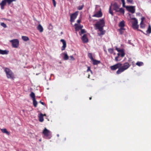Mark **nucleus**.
Segmentation results:
<instances>
[{"instance_id": "nucleus-1", "label": "nucleus", "mask_w": 151, "mask_h": 151, "mask_svg": "<svg viewBox=\"0 0 151 151\" xmlns=\"http://www.w3.org/2000/svg\"><path fill=\"white\" fill-rule=\"evenodd\" d=\"M105 25L104 20L103 19H101L99 22H96L95 26L96 29H98L100 32V33H98L99 36H101L104 34L105 31L103 30V27Z\"/></svg>"}, {"instance_id": "nucleus-2", "label": "nucleus", "mask_w": 151, "mask_h": 151, "mask_svg": "<svg viewBox=\"0 0 151 151\" xmlns=\"http://www.w3.org/2000/svg\"><path fill=\"white\" fill-rule=\"evenodd\" d=\"M130 66V65L128 62L125 63L116 71V74H121L122 73L128 69Z\"/></svg>"}, {"instance_id": "nucleus-3", "label": "nucleus", "mask_w": 151, "mask_h": 151, "mask_svg": "<svg viewBox=\"0 0 151 151\" xmlns=\"http://www.w3.org/2000/svg\"><path fill=\"white\" fill-rule=\"evenodd\" d=\"M111 8L113 10L115 11L116 12L118 11V9L119 8V6L116 3H114V4H111L110 6L109 7V12L110 14L112 15H113V13L111 10Z\"/></svg>"}, {"instance_id": "nucleus-4", "label": "nucleus", "mask_w": 151, "mask_h": 151, "mask_svg": "<svg viewBox=\"0 0 151 151\" xmlns=\"http://www.w3.org/2000/svg\"><path fill=\"white\" fill-rule=\"evenodd\" d=\"M10 42L12 43V47L14 48H17L19 45V41L17 39H14L10 40Z\"/></svg>"}, {"instance_id": "nucleus-5", "label": "nucleus", "mask_w": 151, "mask_h": 151, "mask_svg": "<svg viewBox=\"0 0 151 151\" xmlns=\"http://www.w3.org/2000/svg\"><path fill=\"white\" fill-rule=\"evenodd\" d=\"M42 133L44 136L46 138L48 139H50L51 138L50 136L51 133L50 131L47 129L46 128H45L44 129Z\"/></svg>"}, {"instance_id": "nucleus-6", "label": "nucleus", "mask_w": 151, "mask_h": 151, "mask_svg": "<svg viewBox=\"0 0 151 151\" xmlns=\"http://www.w3.org/2000/svg\"><path fill=\"white\" fill-rule=\"evenodd\" d=\"M30 96L32 99L33 103L34 106L36 107L37 106V103L36 100L35 98V95L34 92H32L30 94Z\"/></svg>"}, {"instance_id": "nucleus-7", "label": "nucleus", "mask_w": 151, "mask_h": 151, "mask_svg": "<svg viewBox=\"0 0 151 151\" xmlns=\"http://www.w3.org/2000/svg\"><path fill=\"white\" fill-rule=\"evenodd\" d=\"M122 64L121 63H118L112 66H110V69L111 70H115L116 69H119L121 66H122Z\"/></svg>"}, {"instance_id": "nucleus-8", "label": "nucleus", "mask_w": 151, "mask_h": 151, "mask_svg": "<svg viewBox=\"0 0 151 151\" xmlns=\"http://www.w3.org/2000/svg\"><path fill=\"white\" fill-rule=\"evenodd\" d=\"M78 12H76L74 13H73L70 15V21L72 22H74V20L76 18L77 15H78Z\"/></svg>"}, {"instance_id": "nucleus-9", "label": "nucleus", "mask_w": 151, "mask_h": 151, "mask_svg": "<svg viewBox=\"0 0 151 151\" xmlns=\"http://www.w3.org/2000/svg\"><path fill=\"white\" fill-rule=\"evenodd\" d=\"M132 19H134V21L132 22L133 27L134 29H137L139 27V25H138L137 20L135 18Z\"/></svg>"}, {"instance_id": "nucleus-10", "label": "nucleus", "mask_w": 151, "mask_h": 151, "mask_svg": "<svg viewBox=\"0 0 151 151\" xmlns=\"http://www.w3.org/2000/svg\"><path fill=\"white\" fill-rule=\"evenodd\" d=\"M126 8L131 13L133 14L135 12V6H127Z\"/></svg>"}, {"instance_id": "nucleus-11", "label": "nucleus", "mask_w": 151, "mask_h": 151, "mask_svg": "<svg viewBox=\"0 0 151 151\" xmlns=\"http://www.w3.org/2000/svg\"><path fill=\"white\" fill-rule=\"evenodd\" d=\"M9 4V0H4L2 1L0 3L1 9H4V6L6 5V3Z\"/></svg>"}, {"instance_id": "nucleus-12", "label": "nucleus", "mask_w": 151, "mask_h": 151, "mask_svg": "<svg viewBox=\"0 0 151 151\" xmlns=\"http://www.w3.org/2000/svg\"><path fill=\"white\" fill-rule=\"evenodd\" d=\"M60 41L62 42L63 44V46L62 47L61 50L62 51H63L65 50V49L66 47V42L63 39L61 40Z\"/></svg>"}, {"instance_id": "nucleus-13", "label": "nucleus", "mask_w": 151, "mask_h": 151, "mask_svg": "<svg viewBox=\"0 0 151 151\" xmlns=\"http://www.w3.org/2000/svg\"><path fill=\"white\" fill-rule=\"evenodd\" d=\"M102 14L101 11H99L98 12H97L94 15L92 16L93 17H100L102 16Z\"/></svg>"}, {"instance_id": "nucleus-14", "label": "nucleus", "mask_w": 151, "mask_h": 151, "mask_svg": "<svg viewBox=\"0 0 151 151\" xmlns=\"http://www.w3.org/2000/svg\"><path fill=\"white\" fill-rule=\"evenodd\" d=\"M75 26V29L76 31H78L80 29H81L83 27V26H81L80 25H78L77 24H75L74 25Z\"/></svg>"}, {"instance_id": "nucleus-15", "label": "nucleus", "mask_w": 151, "mask_h": 151, "mask_svg": "<svg viewBox=\"0 0 151 151\" xmlns=\"http://www.w3.org/2000/svg\"><path fill=\"white\" fill-rule=\"evenodd\" d=\"M82 40L83 42L86 43L88 42V40L86 34H84L82 37Z\"/></svg>"}, {"instance_id": "nucleus-16", "label": "nucleus", "mask_w": 151, "mask_h": 151, "mask_svg": "<svg viewBox=\"0 0 151 151\" xmlns=\"http://www.w3.org/2000/svg\"><path fill=\"white\" fill-rule=\"evenodd\" d=\"M61 55H63V58L64 60H67L68 59V56L67 52H64Z\"/></svg>"}, {"instance_id": "nucleus-17", "label": "nucleus", "mask_w": 151, "mask_h": 151, "mask_svg": "<svg viewBox=\"0 0 151 151\" xmlns=\"http://www.w3.org/2000/svg\"><path fill=\"white\" fill-rule=\"evenodd\" d=\"M4 71L6 74L7 78H9V69L8 68H5L4 69Z\"/></svg>"}, {"instance_id": "nucleus-18", "label": "nucleus", "mask_w": 151, "mask_h": 151, "mask_svg": "<svg viewBox=\"0 0 151 151\" xmlns=\"http://www.w3.org/2000/svg\"><path fill=\"white\" fill-rule=\"evenodd\" d=\"M37 29L40 32H42L43 30V27L40 24L37 26Z\"/></svg>"}, {"instance_id": "nucleus-19", "label": "nucleus", "mask_w": 151, "mask_h": 151, "mask_svg": "<svg viewBox=\"0 0 151 151\" xmlns=\"http://www.w3.org/2000/svg\"><path fill=\"white\" fill-rule=\"evenodd\" d=\"M94 65H97L101 63V61L99 60H98L93 59L92 60Z\"/></svg>"}, {"instance_id": "nucleus-20", "label": "nucleus", "mask_w": 151, "mask_h": 151, "mask_svg": "<svg viewBox=\"0 0 151 151\" xmlns=\"http://www.w3.org/2000/svg\"><path fill=\"white\" fill-rule=\"evenodd\" d=\"M9 52V51H7L6 50H0V54L2 55L7 54Z\"/></svg>"}, {"instance_id": "nucleus-21", "label": "nucleus", "mask_w": 151, "mask_h": 151, "mask_svg": "<svg viewBox=\"0 0 151 151\" xmlns=\"http://www.w3.org/2000/svg\"><path fill=\"white\" fill-rule=\"evenodd\" d=\"M125 26V22L124 21L121 22L119 24V26L121 28H123Z\"/></svg>"}, {"instance_id": "nucleus-22", "label": "nucleus", "mask_w": 151, "mask_h": 151, "mask_svg": "<svg viewBox=\"0 0 151 151\" xmlns=\"http://www.w3.org/2000/svg\"><path fill=\"white\" fill-rule=\"evenodd\" d=\"M1 130L2 132L6 134L7 135L9 134V132L7 131L6 129H1Z\"/></svg>"}, {"instance_id": "nucleus-23", "label": "nucleus", "mask_w": 151, "mask_h": 151, "mask_svg": "<svg viewBox=\"0 0 151 151\" xmlns=\"http://www.w3.org/2000/svg\"><path fill=\"white\" fill-rule=\"evenodd\" d=\"M44 120L43 117V115L42 114H41L39 116V121L40 122H42Z\"/></svg>"}, {"instance_id": "nucleus-24", "label": "nucleus", "mask_w": 151, "mask_h": 151, "mask_svg": "<svg viewBox=\"0 0 151 151\" xmlns=\"http://www.w3.org/2000/svg\"><path fill=\"white\" fill-rule=\"evenodd\" d=\"M13 2H14V4H16V0H10V6H13V5L14 4V3H13Z\"/></svg>"}, {"instance_id": "nucleus-25", "label": "nucleus", "mask_w": 151, "mask_h": 151, "mask_svg": "<svg viewBox=\"0 0 151 151\" xmlns=\"http://www.w3.org/2000/svg\"><path fill=\"white\" fill-rule=\"evenodd\" d=\"M146 32L148 34H150L151 33V27L150 25L148 28L147 30L146 31Z\"/></svg>"}, {"instance_id": "nucleus-26", "label": "nucleus", "mask_w": 151, "mask_h": 151, "mask_svg": "<svg viewBox=\"0 0 151 151\" xmlns=\"http://www.w3.org/2000/svg\"><path fill=\"white\" fill-rule=\"evenodd\" d=\"M116 12H119L121 13L124 14V9L122 8H121L120 9H119V8L118 9V11H117Z\"/></svg>"}, {"instance_id": "nucleus-27", "label": "nucleus", "mask_w": 151, "mask_h": 151, "mask_svg": "<svg viewBox=\"0 0 151 151\" xmlns=\"http://www.w3.org/2000/svg\"><path fill=\"white\" fill-rule=\"evenodd\" d=\"M116 50H117L118 52H119V53L123 52L124 51V50L123 49H120L119 48H118L117 47H116Z\"/></svg>"}, {"instance_id": "nucleus-28", "label": "nucleus", "mask_w": 151, "mask_h": 151, "mask_svg": "<svg viewBox=\"0 0 151 151\" xmlns=\"http://www.w3.org/2000/svg\"><path fill=\"white\" fill-rule=\"evenodd\" d=\"M22 39L24 41H27L29 40V38L26 36H22Z\"/></svg>"}, {"instance_id": "nucleus-29", "label": "nucleus", "mask_w": 151, "mask_h": 151, "mask_svg": "<svg viewBox=\"0 0 151 151\" xmlns=\"http://www.w3.org/2000/svg\"><path fill=\"white\" fill-rule=\"evenodd\" d=\"M125 29L124 28H120L119 29V30L120 32V33L121 35L123 34L124 32V30Z\"/></svg>"}, {"instance_id": "nucleus-30", "label": "nucleus", "mask_w": 151, "mask_h": 151, "mask_svg": "<svg viewBox=\"0 0 151 151\" xmlns=\"http://www.w3.org/2000/svg\"><path fill=\"white\" fill-rule=\"evenodd\" d=\"M136 65L139 66H140L143 65V63L141 62H137L136 63Z\"/></svg>"}, {"instance_id": "nucleus-31", "label": "nucleus", "mask_w": 151, "mask_h": 151, "mask_svg": "<svg viewBox=\"0 0 151 151\" xmlns=\"http://www.w3.org/2000/svg\"><path fill=\"white\" fill-rule=\"evenodd\" d=\"M14 78V77L13 74L10 71V78H12V79H13Z\"/></svg>"}, {"instance_id": "nucleus-32", "label": "nucleus", "mask_w": 151, "mask_h": 151, "mask_svg": "<svg viewBox=\"0 0 151 151\" xmlns=\"http://www.w3.org/2000/svg\"><path fill=\"white\" fill-rule=\"evenodd\" d=\"M108 52L110 54H112L114 52V49L112 48H109L108 49Z\"/></svg>"}, {"instance_id": "nucleus-33", "label": "nucleus", "mask_w": 151, "mask_h": 151, "mask_svg": "<svg viewBox=\"0 0 151 151\" xmlns=\"http://www.w3.org/2000/svg\"><path fill=\"white\" fill-rule=\"evenodd\" d=\"M88 56L90 58V59H91V60H93L94 59L92 57V55L91 53H89L88 54Z\"/></svg>"}, {"instance_id": "nucleus-34", "label": "nucleus", "mask_w": 151, "mask_h": 151, "mask_svg": "<svg viewBox=\"0 0 151 151\" xmlns=\"http://www.w3.org/2000/svg\"><path fill=\"white\" fill-rule=\"evenodd\" d=\"M1 25L4 28H6L7 27L6 24L4 22L1 23Z\"/></svg>"}, {"instance_id": "nucleus-35", "label": "nucleus", "mask_w": 151, "mask_h": 151, "mask_svg": "<svg viewBox=\"0 0 151 151\" xmlns=\"http://www.w3.org/2000/svg\"><path fill=\"white\" fill-rule=\"evenodd\" d=\"M120 54L122 58V57H124V56L125 53H124V52H123L120 53Z\"/></svg>"}, {"instance_id": "nucleus-36", "label": "nucleus", "mask_w": 151, "mask_h": 151, "mask_svg": "<svg viewBox=\"0 0 151 151\" xmlns=\"http://www.w3.org/2000/svg\"><path fill=\"white\" fill-rule=\"evenodd\" d=\"M140 27L141 28H143L145 27V25L143 22H141L140 23Z\"/></svg>"}, {"instance_id": "nucleus-37", "label": "nucleus", "mask_w": 151, "mask_h": 151, "mask_svg": "<svg viewBox=\"0 0 151 151\" xmlns=\"http://www.w3.org/2000/svg\"><path fill=\"white\" fill-rule=\"evenodd\" d=\"M83 5H82L81 6H78V9L79 10H81L83 8Z\"/></svg>"}, {"instance_id": "nucleus-38", "label": "nucleus", "mask_w": 151, "mask_h": 151, "mask_svg": "<svg viewBox=\"0 0 151 151\" xmlns=\"http://www.w3.org/2000/svg\"><path fill=\"white\" fill-rule=\"evenodd\" d=\"M81 34H83L86 33V32L84 29H81Z\"/></svg>"}, {"instance_id": "nucleus-39", "label": "nucleus", "mask_w": 151, "mask_h": 151, "mask_svg": "<svg viewBox=\"0 0 151 151\" xmlns=\"http://www.w3.org/2000/svg\"><path fill=\"white\" fill-rule=\"evenodd\" d=\"M127 3L131 4L132 3L133 1V0H127Z\"/></svg>"}, {"instance_id": "nucleus-40", "label": "nucleus", "mask_w": 151, "mask_h": 151, "mask_svg": "<svg viewBox=\"0 0 151 151\" xmlns=\"http://www.w3.org/2000/svg\"><path fill=\"white\" fill-rule=\"evenodd\" d=\"M119 58V57H118V56H116V57L115 58V60L117 62V61H119L120 60H120L118 59Z\"/></svg>"}, {"instance_id": "nucleus-41", "label": "nucleus", "mask_w": 151, "mask_h": 151, "mask_svg": "<svg viewBox=\"0 0 151 151\" xmlns=\"http://www.w3.org/2000/svg\"><path fill=\"white\" fill-rule=\"evenodd\" d=\"M52 1L53 4V5L54 7H55L56 6V1H55V0H52Z\"/></svg>"}, {"instance_id": "nucleus-42", "label": "nucleus", "mask_w": 151, "mask_h": 151, "mask_svg": "<svg viewBox=\"0 0 151 151\" xmlns=\"http://www.w3.org/2000/svg\"><path fill=\"white\" fill-rule=\"evenodd\" d=\"M89 71H90L92 73V71L90 70V67H88V69L87 70V72H88Z\"/></svg>"}, {"instance_id": "nucleus-43", "label": "nucleus", "mask_w": 151, "mask_h": 151, "mask_svg": "<svg viewBox=\"0 0 151 151\" xmlns=\"http://www.w3.org/2000/svg\"><path fill=\"white\" fill-rule=\"evenodd\" d=\"M122 3L123 6L124 7H126H126L127 6H125V2H122Z\"/></svg>"}, {"instance_id": "nucleus-44", "label": "nucleus", "mask_w": 151, "mask_h": 151, "mask_svg": "<svg viewBox=\"0 0 151 151\" xmlns=\"http://www.w3.org/2000/svg\"><path fill=\"white\" fill-rule=\"evenodd\" d=\"M70 57V59H71V60H75L74 58H73V57L72 56H71Z\"/></svg>"}, {"instance_id": "nucleus-45", "label": "nucleus", "mask_w": 151, "mask_h": 151, "mask_svg": "<svg viewBox=\"0 0 151 151\" xmlns=\"http://www.w3.org/2000/svg\"><path fill=\"white\" fill-rule=\"evenodd\" d=\"M144 19H145L144 17H142L141 18V22H142V23L143 22V21Z\"/></svg>"}, {"instance_id": "nucleus-46", "label": "nucleus", "mask_w": 151, "mask_h": 151, "mask_svg": "<svg viewBox=\"0 0 151 151\" xmlns=\"http://www.w3.org/2000/svg\"><path fill=\"white\" fill-rule=\"evenodd\" d=\"M40 102L42 105H45V103L44 102H42L41 101H40Z\"/></svg>"}, {"instance_id": "nucleus-47", "label": "nucleus", "mask_w": 151, "mask_h": 151, "mask_svg": "<svg viewBox=\"0 0 151 151\" xmlns=\"http://www.w3.org/2000/svg\"><path fill=\"white\" fill-rule=\"evenodd\" d=\"M81 20L80 19H78L77 20V22L78 23H80L81 22Z\"/></svg>"}, {"instance_id": "nucleus-48", "label": "nucleus", "mask_w": 151, "mask_h": 151, "mask_svg": "<svg viewBox=\"0 0 151 151\" xmlns=\"http://www.w3.org/2000/svg\"><path fill=\"white\" fill-rule=\"evenodd\" d=\"M117 56H118V57H119V56L120 55V53H117Z\"/></svg>"}, {"instance_id": "nucleus-49", "label": "nucleus", "mask_w": 151, "mask_h": 151, "mask_svg": "<svg viewBox=\"0 0 151 151\" xmlns=\"http://www.w3.org/2000/svg\"><path fill=\"white\" fill-rule=\"evenodd\" d=\"M122 2H125L124 0H121Z\"/></svg>"}, {"instance_id": "nucleus-50", "label": "nucleus", "mask_w": 151, "mask_h": 151, "mask_svg": "<svg viewBox=\"0 0 151 151\" xmlns=\"http://www.w3.org/2000/svg\"><path fill=\"white\" fill-rule=\"evenodd\" d=\"M50 26H52L51 24H49V27H50Z\"/></svg>"}, {"instance_id": "nucleus-51", "label": "nucleus", "mask_w": 151, "mask_h": 151, "mask_svg": "<svg viewBox=\"0 0 151 151\" xmlns=\"http://www.w3.org/2000/svg\"><path fill=\"white\" fill-rule=\"evenodd\" d=\"M59 134H57V136L58 137H59Z\"/></svg>"}, {"instance_id": "nucleus-52", "label": "nucleus", "mask_w": 151, "mask_h": 151, "mask_svg": "<svg viewBox=\"0 0 151 151\" xmlns=\"http://www.w3.org/2000/svg\"><path fill=\"white\" fill-rule=\"evenodd\" d=\"M89 99H90V100H91V97H90Z\"/></svg>"}, {"instance_id": "nucleus-53", "label": "nucleus", "mask_w": 151, "mask_h": 151, "mask_svg": "<svg viewBox=\"0 0 151 151\" xmlns=\"http://www.w3.org/2000/svg\"><path fill=\"white\" fill-rule=\"evenodd\" d=\"M140 31H141V32H143L142 31V30H140Z\"/></svg>"}, {"instance_id": "nucleus-54", "label": "nucleus", "mask_w": 151, "mask_h": 151, "mask_svg": "<svg viewBox=\"0 0 151 151\" xmlns=\"http://www.w3.org/2000/svg\"><path fill=\"white\" fill-rule=\"evenodd\" d=\"M89 76H89H89H88V78H89Z\"/></svg>"}]
</instances>
